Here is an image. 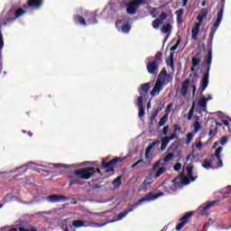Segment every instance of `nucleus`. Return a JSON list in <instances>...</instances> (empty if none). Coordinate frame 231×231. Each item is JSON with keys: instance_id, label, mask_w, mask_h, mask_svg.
Returning <instances> with one entry per match:
<instances>
[{"instance_id": "obj_21", "label": "nucleus", "mask_w": 231, "mask_h": 231, "mask_svg": "<svg viewBox=\"0 0 231 231\" xmlns=\"http://www.w3.org/2000/svg\"><path fill=\"white\" fill-rule=\"evenodd\" d=\"M149 89H151V83H144L141 85V88L139 89V94L140 95H147L149 93Z\"/></svg>"}, {"instance_id": "obj_25", "label": "nucleus", "mask_w": 231, "mask_h": 231, "mask_svg": "<svg viewBox=\"0 0 231 231\" xmlns=\"http://www.w3.org/2000/svg\"><path fill=\"white\" fill-rule=\"evenodd\" d=\"M39 214H40V216H44V215L54 216V217H57V216H59V212H58L57 208H52L49 211H42V212H40Z\"/></svg>"}, {"instance_id": "obj_6", "label": "nucleus", "mask_w": 231, "mask_h": 231, "mask_svg": "<svg viewBox=\"0 0 231 231\" xmlns=\"http://www.w3.org/2000/svg\"><path fill=\"white\" fill-rule=\"evenodd\" d=\"M118 162H124V157H116L108 162L103 159L101 162L102 169H106V172H113Z\"/></svg>"}, {"instance_id": "obj_59", "label": "nucleus", "mask_w": 231, "mask_h": 231, "mask_svg": "<svg viewBox=\"0 0 231 231\" xmlns=\"http://www.w3.org/2000/svg\"><path fill=\"white\" fill-rule=\"evenodd\" d=\"M140 163H143V159H141V160L137 161L136 162H134V164H132L131 168L134 169L137 165H140Z\"/></svg>"}, {"instance_id": "obj_23", "label": "nucleus", "mask_w": 231, "mask_h": 231, "mask_svg": "<svg viewBox=\"0 0 231 231\" xmlns=\"http://www.w3.org/2000/svg\"><path fill=\"white\" fill-rule=\"evenodd\" d=\"M47 203H59V195L53 194L44 198Z\"/></svg>"}, {"instance_id": "obj_13", "label": "nucleus", "mask_w": 231, "mask_h": 231, "mask_svg": "<svg viewBox=\"0 0 231 231\" xmlns=\"http://www.w3.org/2000/svg\"><path fill=\"white\" fill-rule=\"evenodd\" d=\"M44 3V0H28L27 6L29 8H34L35 10H39L42 4Z\"/></svg>"}, {"instance_id": "obj_61", "label": "nucleus", "mask_w": 231, "mask_h": 231, "mask_svg": "<svg viewBox=\"0 0 231 231\" xmlns=\"http://www.w3.org/2000/svg\"><path fill=\"white\" fill-rule=\"evenodd\" d=\"M18 230L19 231H37V229H35V227H32L31 229H28L25 227H19Z\"/></svg>"}, {"instance_id": "obj_19", "label": "nucleus", "mask_w": 231, "mask_h": 231, "mask_svg": "<svg viewBox=\"0 0 231 231\" xmlns=\"http://www.w3.org/2000/svg\"><path fill=\"white\" fill-rule=\"evenodd\" d=\"M32 165H36L37 167H44V165L37 164V163H35L33 162H30L27 164L22 165V166H20L18 168H15L14 170L10 171L9 172L14 174V173L17 172V171H20V169H24V167H32Z\"/></svg>"}, {"instance_id": "obj_52", "label": "nucleus", "mask_w": 231, "mask_h": 231, "mask_svg": "<svg viewBox=\"0 0 231 231\" xmlns=\"http://www.w3.org/2000/svg\"><path fill=\"white\" fill-rule=\"evenodd\" d=\"M194 127V133H198L199 129H201V124L199 122L196 121L193 125Z\"/></svg>"}, {"instance_id": "obj_22", "label": "nucleus", "mask_w": 231, "mask_h": 231, "mask_svg": "<svg viewBox=\"0 0 231 231\" xmlns=\"http://www.w3.org/2000/svg\"><path fill=\"white\" fill-rule=\"evenodd\" d=\"M166 66L174 69V52H171L168 59L166 60Z\"/></svg>"}, {"instance_id": "obj_11", "label": "nucleus", "mask_w": 231, "mask_h": 231, "mask_svg": "<svg viewBox=\"0 0 231 231\" xmlns=\"http://www.w3.org/2000/svg\"><path fill=\"white\" fill-rule=\"evenodd\" d=\"M192 216H194V211L188 212L185 216H183L180 219V223L177 225L176 230L177 231L181 230V228H183V226H185V225L189 223V218L192 217Z\"/></svg>"}, {"instance_id": "obj_10", "label": "nucleus", "mask_w": 231, "mask_h": 231, "mask_svg": "<svg viewBox=\"0 0 231 231\" xmlns=\"http://www.w3.org/2000/svg\"><path fill=\"white\" fill-rule=\"evenodd\" d=\"M146 69L150 75H158V71H160V64L156 61H149L146 65Z\"/></svg>"}, {"instance_id": "obj_20", "label": "nucleus", "mask_w": 231, "mask_h": 231, "mask_svg": "<svg viewBox=\"0 0 231 231\" xmlns=\"http://www.w3.org/2000/svg\"><path fill=\"white\" fill-rule=\"evenodd\" d=\"M177 14V24H182L183 23V14H185V9L180 8L178 11L175 12Z\"/></svg>"}, {"instance_id": "obj_8", "label": "nucleus", "mask_w": 231, "mask_h": 231, "mask_svg": "<svg viewBox=\"0 0 231 231\" xmlns=\"http://www.w3.org/2000/svg\"><path fill=\"white\" fill-rule=\"evenodd\" d=\"M116 27L117 30H121L123 33H129L131 32V24L124 20H117L116 22Z\"/></svg>"}, {"instance_id": "obj_63", "label": "nucleus", "mask_w": 231, "mask_h": 231, "mask_svg": "<svg viewBox=\"0 0 231 231\" xmlns=\"http://www.w3.org/2000/svg\"><path fill=\"white\" fill-rule=\"evenodd\" d=\"M6 180V172H0V182Z\"/></svg>"}, {"instance_id": "obj_44", "label": "nucleus", "mask_w": 231, "mask_h": 231, "mask_svg": "<svg viewBox=\"0 0 231 231\" xmlns=\"http://www.w3.org/2000/svg\"><path fill=\"white\" fill-rule=\"evenodd\" d=\"M165 171H167V169L163 167L160 168L159 171L153 175L154 180H156V178H160L161 175L165 172Z\"/></svg>"}, {"instance_id": "obj_18", "label": "nucleus", "mask_w": 231, "mask_h": 231, "mask_svg": "<svg viewBox=\"0 0 231 231\" xmlns=\"http://www.w3.org/2000/svg\"><path fill=\"white\" fill-rule=\"evenodd\" d=\"M199 28H201V24L196 23L195 27L191 30V39L193 41H198V35L199 34Z\"/></svg>"}, {"instance_id": "obj_16", "label": "nucleus", "mask_w": 231, "mask_h": 231, "mask_svg": "<svg viewBox=\"0 0 231 231\" xmlns=\"http://www.w3.org/2000/svg\"><path fill=\"white\" fill-rule=\"evenodd\" d=\"M201 51H199L194 57L191 58V64L193 68H198L199 66V63L201 62Z\"/></svg>"}, {"instance_id": "obj_46", "label": "nucleus", "mask_w": 231, "mask_h": 231, "mask_svg": "<svg viewBox=\"0 0 231 231\" xmlns=\"http://www.w3.org/2000/svg\"><path fill=\"white\" fill-rule=\"evenodd\" d=\"M172 158H174V153H168L163 159L164 163H169Z\"/></svg>"}, {"instance_id": "obj_55", "label": "nucleus", "mask_w": 231, "mask_h": 231, "mask_svg": "<svg viewBox=\"0 0 231 231\" xmlns=\"http://www.w3.org/2000/svg\"><path fill=\"white\" fill-rule=\"evenodd\" d=\"M173 171H175L176 172H180V171H181V163H175L173 166Z\"/></svg>"}, {"instance_id": "obj_5", "label": "nucleus", "mask_w": 231, "mask_h": 231, "mask_svg": "<svg viewBox=\"0 0 231 231\" xmlns=\"http://www.w3.org/2000/svg\"><path fill=\"white\" fill-rule=\"evenodd\" d=\"M26 14V11L23 9H18L14 13V18H4L0 20V34L2 35V41L5 42V40L3 39V32H1V27L2 26H10L12 23H14L18 17H22V15H24Z\"/></svg>"}, {"instance_id": "obj_45", "label": "nucleus", "mask_w": 231, "mask_h": 231, "mask_svg": "<svg viewBox=\"0 0 231 231\" xmlns=\"http://www.w3.org/2000/svg\"><path fill=\"white\" fill-rule=\"evenodd\" d=\"M147 187H149V183L148 182H143L140 185L139 191L140 192H147Z\"/></svg>"}, {"instance_id": "obj_48", "label": "nucleus", "mask_w": 231, "mask_h": 231, "mask_svg": "<svg viewBox=\"0 0 231 231\" xmlns=\"http://www.w3.org/2000/svg\"><path fill=\"white\" fill-rule=\"evenodd\" d=\"M223 151V147L219 146L218 148H217V150L215 151V156L217 157V160H219V158H221V152Z\"/></svg>"}, {"instance_id": "obj_1", "label": "nucleus", "mask_w": 231, "mask_h": 231, "mask_svg": "<svg viewBox=\"0 0 231 231\" xmlns=\"http://www.w3.org/2000/svg\"><path fill=\"white\" fill-rule=\"evenodd\" d=\"M221 7L219 12L217 13V20L214 23V28H211L209 32V40L208 42V57H207V70L205 75L202 77L200 82V91H205L207 88H208V79L210 78V66H212V43L214 42V35H216V32H217V28H219V24L223 21V14H225V0H221Z\"/></svg>"}, {"instance_id": "obj_50", "label": "nucleus", "mask_w": 231, "mask_h": 231, "mask_svg": "<svg viewBox=\"0 0 231 231\" xmlns=\"http://www.w3.org/2000/svg\"><path fill=\"white\" fill-rule=\"evenodd\" d=\"M138 109H139V114H138L139 118L145 116V108L143 106H139Z\"/></svg>"}, {"instance_id": "obj_49", "label": "nucleus", "mask_w": 231, "mask_h": 231, "mask_svg": "<svg viewBox=\"0 0 231 231\" xmlns=\"http://www.w3.org/2000/svg\"><path fill=\"white\" fill-rule=\"evenodd\" d=\"M117 5H119L120 8L124 10V8H127L129 3L125 2V0H122L121 2H117Z\"/></svg>"}, {"instance_id": "obj_31", "label": "nucleus", "mask_w": 231, "mask_h": 231, "mask_svg": "<svg viewBox=\"0 0 231 231\" xmlns=\"http://www.w3.org/2000/svg\"><path fill=\"white\" fill-rule=\"evenodd\" d=\"M17 200V197L8 193L7 195H5V197L4 198V201L5 203H12V201H16Z\"/></svg>"}, {"instance_id": "obj_62", "label": "nucleus", "mask_w": 231, "mask_h": 231, "mask_svg": "<svg viewBox=\"0 0 231 231\" xmlns=\"http://www.w3.org/2000/svg\"><path fill=\"white\" fill-rule=\"evenodd\" d=\"M173 131L175 134L178 133V131H181V126H180V125H174Z\"/></svg>"}, {"instance_id": "obj_33", "label": "nucleus", "mask_w": 231, "mask_h": 231, "mask_svg": "<svg viewBox=\"0 0 231 231\" xmlns=\"http://www.w3.org/2000/svg\"><path fill=\"white\" fill-rule=\"evenodd\" d=\"M111 12H113L114 14H116L118 12H122V7H120L118 3H114L111 5Z\"/></svg>"}, {"instance_id": "obj_29", "label": "nucleus", "mask_w": 231, "mask_h": 231, "mask_svg": "<svg viewBox=\"0 0 231 231\" xmlns=\"http://www.w3.org/2000/svg\"><path fill=\"white\" fill-rule=\"evenodd\" d=\"M162 33L171 34L172 32V25L171 23L163 24L161 28Z\"/></svg>"}, {"instance_id": "obj_32", "label": "nucleus", "mask_w": 231, "mask_h": 231, "mask_svg": "<svg viewBox=\"0 0 231 231\" xmlns=\"http://www.w3.org/2000/svg\"><path fill=\"white\" fill-rule=\"evenodd\" d=\"M156 179H154V175L152 174V173H150L148 176H146L145 178H144V180H143V182L145 183H148V186L149 185H152V183H154V180H155Z\"/></svg>"}, {"instance_id": "obj_17", "label": "nucleus", "mask_w": 231, "mask_h": 231, "mask_svg": "<svg viewBox=\"0 0 231 231\" xmlns=\"http://www.w3.org/2000/svg\"><path fill=\"white\" fill-rule=\"evenodd\" d=\"M189 86H190V79L184 80L180 88V94L182 95V97H187V93H189Z\"/></svg>"}, {"instance_id": "obj_9", "label": "nucleus", "mask_w": 231, "mask_h": 231, "mask_svg": "<svg viewBox=\"0 0 231 231\" xmlns=\"http://www.w3.org/2000/svg\"><path fill=\"white\" fill-rule=\"evenodd\" d=\"M167 17L169 15L165 12H162L161 14L159 15V18L155 19L154 21L152 22V26L154 28V30H158L162 24H163V22L167 20Z\"/></svg>"}, {"instance_id": "obj_2", "label": "nucleus", "mask_w": 231, "mask_h": 231, "mask_svg": "<svg viewBox=\"0 0 231 231\" xmlns=\"http://www.w3.org/2000/svg\"><path fill=\"white\" fill-rule=\"evenodd\" d=\"M162 196H164L163 192H159L155 195L152 191L148 192L143 199H139L136 203L131 205L130 207L126 208L125 210L121 212L117 216V221H122V219H124V217H125L127 214L133 212V210H134V208H136L137 207H140L142 203H151V201H154V199H158V198H162Z\"/></svg>"}, {"instance_id": "obj_3", "label": "nucleus", "mask_w": 231, "mask_h": 231, "mask_svg": "<svg viewBox=\"0 0 231 231\" xmlns=\"http://www.w3.org/2000/svg\"><path fill=\"white\" fill-rule=\"evenodd\" d=\"M169 80H171V76L167 73V69L163 68L158 75L155 85L151 91V96L154 97L156 95H160V91L169 84Z\"/></svg>"}, {"instance_id": "obj_37", "label": "nucleus", "mask_w": 231, "mask_h": 231, "mask_svg": "<svg viewBox=\"0 0 231 231\" xmlns=\"http://www.w3.org/2000/svg\"><path fill=\"white\" fill-rule=\"evenodd\" d=\"M218 200H213L211 202H209L208 204H207L206 206H204L203 208V212H207V210H208L209 208H212V207H214Z\"/></svg>"}, {"instance_id": "obj_39", "label": "nucleus", "mask_w": 231, "mask_h": 231, "mask_svg": "<svg viewBox=\"0 0 231 231\" xmlns=\"http://www.w3.org/2000/svg\"><path fill=\"white\" fill-rule=\"evenodd\" d=\"M194 109H196V103H193L189 114H188V120H192V116H194Z\"/></svg>"}, {"instance_id": "obj_43", "label": "nucleus", "mask_w": 231, "mask_h": 231, "mask_svg": "<svg viewBox=\"0 0 231 231\" xmlns=\"http://www.w3.org/2000/svg\"><path fill=\"white\" fill-rule=\"evenodd\" d=\"M207 102H208V99H207V97H202V98L199 101V107H202V108L207 107Z\"/></svg>"}, {"instance_id": "obj_60", "label": "nucleus", "mask_w": 231, "mask_h": 231, "mask_svg": "<svg viewBox=\"0 0 231 231\" xmlns=\"http://www.w3.org/2000/svg\"><path fill=\"white\" fill-rule=\"evenodd\" d=\"M169 129H170L169 125H166L163 127L162 134H164V136H167V134H169Z\"/></svg>"}, {"instance_id": "obj_7", "label": "nucleus", "mask_w": 231, "mask_h": 231, "mask_svg": "<svg viewBox=\"0 0 231 231\" xmlns=\"http://www.w3.org/2000/svg\"><path fill=\"white\" fill-rule=\"evenodd\" d=\"M145 3V0H132L128 3V6L126 7V14L128 15H134L136 14V10L140 8V5Z\"/></svg>"}, {"instance_id": "obj_41", "label": "nucleus", "mask_w": 231, "mask_h": 231, "mask_svg": "<svg viewBox=\"0 0 231 231\" xmlns=\"http://www.w3.org/2000/svg\"><path fill=\"white\" fill-rule=\"evenodd\" d=\"M178 145H180V141L171 143V146L169 147V151L176 152V151H178Z\"/></svg>"}, {"instance_id": "obj_4", "label": "nucleus", "mask_w": 231, "mask_h": 231, "mask_svg": "<svg viewBox=\"0 0 231 231\" xmlns=\"http://www.w3.org/2000/svg\"><path fill=\"white\" fill-rule=\"evenodd\" d=\"M100 174V169L95 167H88V168H81L79 170L74 171L75 176L79 178L80 180H89L95 176V174Z\"/></svg>"}, {"instance_id": "obj_26", "label": "nucleus", "mask_w": 231, "mask_h": 231, "mask_svg": "<svg viewBox=\"0 0 231 231\" xmlns=\"http://www.w3.org/2000/svg\"><path fill=\"white\" fill-rule=\"evenodd\" d=\"M3 48H5V42H3V36L0 33V73L3 72V60L1 54L3 53Z\"/></svg>"}, {"instance_id": "obj_53", "label": "nucleus", "mask_w": 231, "mask_h": 231, "mask_svg": "<svg viewBox=\"0 0 231 231\" xmlns=\"http://www.w3.org/2000/svg\"><path fill=\"white\" fill-rule=\"evenodd\" d=\"M137 107H143V97H139L136 102Z\"/></svg>"}, {"instance_id": "obj_40", "label": "nucleus", "mask_w": 231, "mask_h": 231, "mask_svg": "<svg viewBox=\"0 0 231 231\" xmlns=\"http://www.w3.org/2000/svg\"><path fill=\"white\" fill-rule=\"evenodd\" d=\"M202 167L208 171L209 169H212V162H210L208 160L205 159L203 161Z\"/></svg>"}, {"instance_id": "obj_38", "label": "nucleus", "mask_w": 231, "mask_h": 231, "mask_svg": "<svg viewBox=\"0 0 231 231\" xmlns=\"http://www.w3.org/2000/svg\"><path fill=\"white\" fill-rule=\"evenodd\" d=\"M217 134V126L210 125L208 136H216Z\"/></svg>"}, {"instance_id": "obj_57", "label": "nucleus", "mask_w": 231, "mask_h": 231, "mask_svg": "<svg viewBox=\"0 0 231 231\" xmlns=\"http://www.w3.org/2000/svg\"><path fill=\"white\" fill-rule=\"evenodd\" d=\"M226 142H228V137L226 136H222L220 138V145H226Z\"/></svg>"}, {"instance_id": "obj_14", "label": "nucleus", "mask_w": 231, "mask_h": 231, "mask_svg": "<svg viewBox=\"0 0 231 231\" xmlns=\"http://www.w3.org/2000/svg\"><path fill=\"white\" fill-rule=\"evenodd\" d=\"M86 17L88 24H97L98 23V20H97V12L87 13Z\"/></svg>"}, {"instance_id": "obj_35", "label": "nucleus", "mask_w": 231, "mask_h": 231, "mask_svg": "<svg viewBox=\"0 0 231 231\" xmlns=\"http://www.w3.org/2000/svg\"><path fill=\"white\" fill-rule=\"evenodd\" d=\"M167 120H169V114H165L159 121V127H163L165 124H167Z\"/></svg>"}, {"instance_id": "obj_28", "label": "nucleus", "mask_w": 231, "mask_h": 231, "mask_svg": "<svg viewBox=\"0 0 231 231\" xmlns=\"http://www.w3.org/2000/svg\"><path fill=\"white\" fill-rule=\"evenodd\" d=\"M171 141L169 140V136H165L161 139V151L163 152L165 149H167V145H169V143Z\"/></svg>"}, {"instance_id": "obj_54", "label": "nucleus", "mask_w": 231, "mask_h": 231, "mask_svg": "<svg viewBox=\"0 0 231 231\" xmlns=\"http://www.w3.org/2000/svg\"><path fill=\"white\" fill-rule=\"evenodd\" d=\"M69 198L63 196V195H59V201L61 203H64L66 201H69Z\"/></svg>"}, {"instance_id": "obj_24", "label": "nucleus", "mask_w": 231, "mask_h": 231, "mask_svg": "<svg viewBox=\"0 0 231 231\" xmlns=\"http://www.w3.org/2000/svg\"><path fill=\"white\" fill-rule=\"evenodd\" d=\"M186 171H187V172H188V176H189L190 181H196V180L198 179V176H195V177L192 176V174H194V172H193V171H194V166H193V165L188 166V167L186 168Z\"/></svg>"}, {"instance_id": "obj_27", "label": "nucleus", "mask_w": 231, "mask_h": 231, "mask_svg": "<svg viewBox=\"0 0 231 231\" xmlns=\"http://www.w3.org/2000/svg\"><path fill=\"white\" fill-rule=\"evenodd\" d=\"M74 23L76 24H82L83 26H86V19L79 14L74 15Z\"/></svg>"}, {"instance_id": "obj_36", "label": "nucleus", "mask_w": 231, "mask_h": 231, "mask_svg": "<svg viewBox=\"0 0 231 231\" xmlns=\"http://www.w3.org/2000/svg\"><path fill=\"white\" fill-rule=\"evenodd\" d=\"M162 54L161 51H158L155 56H154V59L152 60L153 62H157V64H162V60H163L162 59Z\"/></svg>"}, {"instance_id": "obj_34", "label": "nucleus", "mask_w": 231, "mask_h": 231, "mask_svg": "<svg viewBox=\"0 0 231 231\" xmlns=\"http://www.w3.org/2000/svg\"><path fill=\"white\" fill-rule=\"evenodd\" d=\"M72 225L75 228H80L82 226H86V222H84V220H74Z\"/></svg>"}, {"instance_id": "obj_47", "label": "nucleus", "mask_w": 231, "mask_h": 231, "mask_svg": "<svg viewBox=\"0 0 231 231\" xmlns=\"http://www.w3.org/2000/svg\"><path fill=\"white\" fill-rule=\"evenodd\" d=\"M192 138H194V134L192 133H188L187 134V141H186V145H190V142H192Z\"/></svg>"}, {"instance_id": "obj_12", "label": "nucleus", "mask_w": 231, "mask_h": 231, "mask_svg": "<svg viewBox=\"0 0 231 231\" xmlns=\"http://www.w3.org/2000/svg\"><path fill=\"white\" fill-rule=\"evenodd\" d=\"M207 17H208V9L207 8H203L200 10V12L199 13L198 16H197V24H203V19H207Z\"/></svg>"}, {"instance_id": "obj_30", "label": "nucleus", "mask_w": 231, "mask_h": 231, "mask_svg": "<svg viewBox=\"0 0 231 231\" xmlns=\"http://www.w3.org/2000/svg\"><path fill=\"white\" fill-rule=\"evenodd\" d=\"M112 185H114V189H120V187H122V176L116 178L113 180Z\"/></svg>"}, {"instance_id": "obj_51", "label": "nucleus", "mask_w": 231, "mask_h": 231, "mask_svg": "<svg viewBox=\"0 0 231 231\" xmlns=\"http://www.w3.org/2000/svg\"><path fill=\"white\" fill-rule=\"evenodd\" d=\"M181 43V39H178L176 43L171 48V51H176L178 50V46Z\"/></svg>"}, {"instance_id": "obj_64", "label": "nucleus", "mask_w": 231, "mask_h": 231, "mask_svg": "<svg viewBox=\"0 0 231 231\" xmlns=\"http://www.w3.org/2000/svg\"><path fill=\"white\" fill-rule=\"evenodd\" d=\"M5 231H19L16 227H5Z\"/></svg>"}, {"instance_id": "obj_58", "label": "nucleus", "mask_w": 231, "mask_h": 231, "mask_svg": "<svg viewBox=\"0 0 231 231\" xmlns=\"http://www.w3.org/2000/svg\"><path fill=\"white\" fill-rule=\"evenodd\" d=\"M168 140L170 142L172 140H178V134H176V133H173L171 136H168Z\"/></svg>"}, {"instance_id": "obj_56", "label": "nucleus", "mask_w": 231, "mask_h": 231, "mask_svg": "<svg viewBox=\"0 0 231 231\" xmlns=\"http://www.w3.org/2000/svg\"><path fill=\"white\" fill-rule=\"evenodd\" d=\"M161 162H162V161L159 160V161H157V162L153 164V166H152L153 171H156V169H158V168L160 167V165H162V166L165 165V163H161Z\"/></svg>"}, {"instance_id": "obj_42", "label": "nucleus", "mask_w": 231, "mask_h": 231, "mask_svg": "<svg viewBox=\"0 0 231 231\" xmlns=\"http://www.w3.org/2000/svg\"><path fill=\"white\" fill-rule=\"evenodd\" d=\"M160 111H162V108H157L155 109L151 116V122H153V120H156V117L160 114Z\"/></svg>"}, {"instance_id": "obj_15", "label": "nucleus", "mask_w": 231, "mask_h": 231, "mask_svg": "<svg viewBox=\"0 0 231 231\" xmlns=\"http://www.w3.org/2000/svg\"><path fill=\"white\" fill-rule=\"evenodd\" d=\"M87 163L88 162H84L79 164H70V165L59 163V168L60 169H79V167H84V165H86Z\"/></svg>"}]
</instances>
